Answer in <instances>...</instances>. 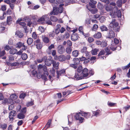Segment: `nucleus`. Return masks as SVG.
Returning <instances> with one entry per match:
<instances>
[{"label": "nucleus", "mask_w": 130, "mask_h": 130, "mask_svg": "<svg viewBox=\"0 0 130 130\" xmlns=\"http://www.w3.org/2000/svg\"><path fill=\"white\" fill-rule=\"evenodd\" d=\"M55 30V31L54 30H53L52 31L49 32L48 34V35L50 37L54 38L56 35H57L59 34H57Z\"/></svg>", "instance_id": "obj_24"}, {"label": "nucleus", "mask_w": 130, "mask_h": 130, "mask_svg": "<svg viewBox=\"0 0 130 130\" xmlns=\"http://www.w3.org/2000/svg\"><path fill=\"white\" fill-rule=\"evenodd\" d=\"M20 113L18 115V118L20 119H23L24 117V108H23L22 109L20 110Z\"/></svg>", "instance_id": "obj_12"}, {"label": "nucleus", "mask_w": 130, "mask_h": 130, "mask_svg": "<svg viewBox=\"0 0 130 130\" xmlns=\"http://www.w3.org/2000/svg\"><path fill=\"white\" fill-rule=\"evenodd\" d=\"M15 35L20 38H21L23 36V34L19 31H17L16 32Z\"/></svg>", "instance_id": "obj_35"}, {"label": "nucleus", "mask_w": 130, "mask_h": 130, "mask_svg": "<svg viewBox=\"0 0 130 130\" xmlns=\"http://www.w3.org/2000/svg\"><path fill=\"white\" fill-rule=\"evenodd\" d=\"M101 36V34L100 32H98L97 33L93 35V37H94L97 39L100 38Z\"/></svg>", "instance_id": "obj_28"}, {"label": "nucleus", "mask_w": 130, "mask_h": 130, "mask_svg": "<svg viewBox=\"0 0 130 130\" xmlns=\"http://www.w3.org/2000/svg\"><path fill=\"white\" fill-rule=\"evenodd\" d=\"M52 64L53 67L55 68V69L57 70L58 69V66L59 64V62H56L54 60Z\"/></svg>", "instance_id": "obj_25"}, {"label": "nucleus", "mask_w": 130, "mask_h": 130, "mask_svg": "<svg viewBox=\"0 0 130 130\" xmlns=\"http://www.w3.org/2000/svg\"><path fill=\"white\" fill-rule=\"evenodd\" d=\"M56 3L55 4H53V5H54L55 6H57L59 4L60 5L61 4H63V0H56L55 1Z\"/></svg>", "instance_id": "obj_27"}, {"label": "nucleus", "mask_w": 130, "mask_h": 130, "mask_svg": "<svg viewBox=\"0 0 130 130\" xmlns=\"http://www.w3.org/2000/svg\"><path fill=\"white\" fill-rule=\"evenodd\" d=\"M64 48L61 45H59L58 47V53L60 54H62L64 52Z\"/></svg>", "instance_id": "obj_15"}, {"label": "nucleus", "mask_w": 130, "mask_h": 130, "mask_svg": "<svg viewBox=\"0 0 130 130\" xmlns=\"http://www.w3.org/2000/svg\"><path fill=\"white\" fill-rule=\"evenodd\" d=\"M34 104L33 101H31L27 102L26 105L27 107H29L33 105Z\"/></svg>", "instance_id": "obj_51"}, {"label": "nucleus", "mask_w": 130, "mask_h": 130, "mask_svg": "<svg viewBox=\"0 0 130 130\" xmlns=\"http://www.w3.org/2000/svg\"><path fill=\"white\" fill-rule=\"evenodd\" d=\"M87 8L90 12L91 13L94 14L96 13L98 11V9L96 8H91L89 7H87Z\"/></svg>", "instance_id": "obj_21"}, {"label": "nucleus", "mask_w": 130, "mask_h": 130, "mask_svg": "<svg viewBox=\"0 0 130 130\" xmlns=\"http://www.w3.org/2000/svg\"><path fill=\"white\" fill-rule=\"evenodd\" d=\"M83 70L82 67L81 66H79L77 69V72H76L79 73H81Z\"/></svg>", "instance_id": "obj_46"}, {"label": "nucleus", "mask_w": 130, "mask_h": 130, "mask_svg": "<svg viewBox=\"0 0 130 130\" xmlns=\"http://www.w3.org/2000/svg\"><path fill=\"white\" fill-rule=\"evenodd\" d=\"M70 67L74 68V69H76L77 68V66L75 64H70Z\"/></svg>", "instance_id": "obj_59"}, {"label": "nucleus", "mask_w": 130, "mask_h": 130, "mask_svg": "<svg viewBox=\"0 0 130 130\" xmlns=\"http://www.w3.org/2000/svg\"><path fill=\"white\" fill-rule=\"evenodd\" d=\"M44 18V17H43V16L41 18L38 19V22L42 24H43L44 22V21H45V19Z\"/></svg>", "instance_id": "obj_33"}, {"label": "nucleus", "mask_w": 130, "mask_h": 130, "mask_svg": "<svg viewBox=\"0 0 130 130\" xmlns=\"http://www.w3.org/2000/svg\"><path fill=\"white\" fill-rule=\"evenodd\" d=\"M73 55L75 57H77L79 54V52L77 50H75L72 52Z\"/></svg>", "instance_id": "obj_39"}, {"label": "nucleus", "mask_w": 130, "mask_h": 130, "mask_svg": "<svg viewBox=\"0 0 130 130\" xmlns=\"http://www.w3.org/2000/svg\"><path fill=\"white\" fill-rule=\"evenodd\" d=\"M54 59L56 60H58L62 62L66 60V58L65 56L60 55L59 56H55Z\"/></svg>", "instance_id": "obj_6"}, {"label": "nucleus", "mask_w": 130, "mask_h": 130, "mask_svg": "<svg viewBox=\"0 0 130 130\" xmlns=\"http://www.w3.org/2000/svg\"><path fill=\"white\" fill-rule=\"evenodd\" d=\"M17 96L15 94H13L12 95H11L10 96V99L11 100V101H12L11 102L12 104L14 103V102H15L16 103H18L19 102V101H14L13 100H15L17 98Z\"/></svg>", "instance_id": "obj_11"}, {"label": "nucleus", "mask_w": 130, "mask_h": 130, "mask_svg": "<svg viewBox=\"0 0 130 130\" xmlns=\"http://www.w3.org/2000/svg\"><path fill=\"white\" fill-rule=\"evenodd\" d=\"M7 125L5 123L0 124V128H2L3 130L5 129L6 128Z\"/></svg>", "instance_id": "obj_40"}, {"label": "nucleus", "mask_w": 130, "mask_h": 130, "mask_svg": "<svg viewBox=\"0 0 130 130\" xmlns=\"http://www.w3.org/2000/svg\"><path fill=\"white\" fill-rule=\"evenodd\" d=\"M101 23L103 22L105 20V19L104 17H102L99 19Z\"/></svg>", "instance_id": "obj_60"}, {"label": "nucleus", "mask_w": 130, "mask_h": 130, "mask_svg": "<svg viewBox=\"0 0 130 130\" xmlns=\"http://www.w3.org/2000/svg\"><path fill=\"white\" fill-rule=\"evenodd\" d=\"M119 41L118 39L116 38H115L114 39V42H113L111 43L110 46V49L112 51H114L116 50H120L121 49V47L120 46H117L116 44L118 43Z\"/></svg>", "instance_id": "obj_2"}, {"label": "nucleus", "mask_w": 130, "mask_h": 130, "mask_svg": "<svg viewBox=\"0 0 130 130\" xmlns=\"http://www.w3.org/2000/svg\"><path fill=\"white\" fill-rule=\"evenodd\" d=\"M70 36V35L68 33H66L63 35V37L64 38H68Z\"/></svg>", "instance_id": "obj_61"}, {"label": "nucleus", "mask_w": 130, "mask_h": 130, "mask_svg": "<svg viewBox=\"0 0 130 130\" xmlns=\"http://www.w3.org/2000/svg\"><path fill=\"white\" fill-rule=\"evenodd\" d=\"M42 38L43 41L46 43H48L50 41V39L49 38L45 35H42Z\"/></svg>", "instance_id": "obj_16"}, {"label": "nucleus", "mask_w": 130, "mask_h": 130, "mask_svg": "<svg viewBox=\"0 0 130 130\" xmlns=\"http://www.w3.org/2000/svg\"><path fill=\"white\" fill-rule=\"evenodd\" d=\"M78 36L77 34L76 33H73L71 36V38L72 41H75L78 38Z\"/></svg>", "instance_id": "obj_14"}, {"label": "nucleus", "mask_w": 130, "mask_h": 130, "mask_svg": "<svg viewBox=\"0 0 130 130\" xmlns=\"http://www.w3.org/2000/svg\"><path fill=\"white\" fill-rule=\"evenodd\" d=\"M80 113H75L73 114V116L76 120H79L80 122H82L83 121V120L84 119V118L81 117H80Z\"/></svg>", "instance_id": "obj_10"}, {"label": "nucleus", "mask_w": 130, "mask_h": 130, "mask_svg": "<svg viewBox=\"0 0 130 130\" xmlns=\"http://www.w3.org/2000/svg\"><path fill=\"white\" fill-rule=\"evenodd\" d=\"M32 37L35 40H36L37 39V35L35 32H33L32 34Z\"/></svg>", "instance_id": "obj_58"}, {"label": "nucleus", "mask_w": 130, "mask_h": 130, "mask_svg": "<svg viewBox=\"0 0 130 130\" xmlns=\"http://www.w3.org/2000/svg\"><path fill=\"white\" fill-rule=\"evenodd\" d=\"M98 27V26L97 25L94 24L92 27V30L93 31H95L97 30Z\"/></svg>", "instance_id": "obj_49"}, {"label": "nucleus", "mask_w": 130, "mask_h": 130, "mask_svg": "<svg viewBox=\"0 0 130 130\" xmlns=\"http://www.w3.org/2000/svg\"><path fill=\"white\" fill-rule=\"evenodd\" d=\"M48 75V73L47 72H45L44 74L41 75V77L42 79L44 80V83L45 82H46L47 80V79L46 78V76H47Z\"/></svg>", "instance_id": "obj_19"}, {"label": "nucleus", "mask_w": 130, "mask_h": 130, "mask_svg": "<svg viewBox=\"0 0 130 130\" xmlns=\"http://www.w3.org/2000/svg\"><path fill=\"white\" fill-rule=\"evenodd\" d=\"M51 121L52 120L51 119H50L48 120V122L45 126V127L46 128V130L50 127Z\"/></svg>", "instance_id": "obj_34"}, {"label": "nucleus", "mask_w": 130, "mask_h": 130, "mask_svg": "<svg viewBox=\"0 0 130 130\" xmlns=\"http://www.w3.org/2000/svg\"><path fill=\"white\" fill-rule=\"evenodd\" d=\"M34 41L35 45L38 44H39V43H40V40L39 38L35 40Z\"/></svg>", "instance_id": "obj_57"}, {"label": "nucleus", "mask_w": 130, "mask_h": 130, "mask_svg": "<svg viewBox=\"0 0 130 130\" xmlns=\"http://www.w3.org/2000/svg\"><path fill=\"white\" fill-rule=\"evenodd\" d=\"M72 51V49L70 47H68L66 49V52L68 54L71 53Z\"/></svg>", "instance_id": "obj_44"}, {"label": "nucleus", "mask_w": 130, "mask_h": 130, "mask_svg": "<svg viewBox=\"0 0 130 130\" xmlns=\"http://www.w3.org/2000/svg\"><path fill=\"white\" fill-rule=\"evenodd\" d=\"M12 21V18L11 17H8L7 18V22L8 25H10Z\"/></svg>", "instance_id": "obj_38"}, {"label": "nucleus", "mask_w": 130, "mask_h": 130, "mask_svg": "<svg viewBox=\"0 0 130 130\" xmlns=\"http://www.w3.org/2000/svg\"><path fill=\"white\" fill-rule=\"evenodd\" d=\"M51 20L54 22H56L58 20L57 18L54 16H52L50 17Z\"/></svg>", "instance_id": "obj_45"}, {"label": "nucleus", "mask_w": 130, "mask_h": 130, "mask_svg": "<svg viewBox=\"0 0 130 130\" xmlns=\"http://www.w3.org/2000/svg\"><path fill=\"white\" fill-rule=\"evenodd\" d=\"M82 116L84 117L85 118H88L90 117V113L89 112H84L82 114Z\"/></svg>", "instance_id": "obj_26"}, {"label": "nucleus", "mask_w": 130, "mask_h": 130, "mask_svg": "<svg viewBox=\"0 0 130 130\" xmlns=\"http://www.w3.org/2000/svg\"><path fill=\"white\" fill-rule=\"evenodd\" d=\"M89 6L86 5V7H89V8H95L96 7L95 5V4H94L93 3H92L90 2H89Z\"/></svg>", "instance_id": "obj_41"}, {"label": "nucleus", "mask_w": 130, "mask_h": 130, "mask_svg": "<svg viewBox=\"0 0 130 130\" xmlns=\"http://www.w3.org/2000/svg\"><path fill=\"white\" fill-rule=\"evenodd\" d=\"M16 24H19L24 27V18L22 17L18 18L16 21Z\"/></svg>", "instance_id": "obj_9"}, {"label": "nucleus", "mask_w": 130, "mask_h": 130, "mask_svg": "<svg viewBox=\"0 0 130 130\" xmlns=\"http://www.w3.org/2000/svg\"><path fill=\"white\" fill-rule=\"evenodd\" d=\"M49 16L50 14H46V15H45L44 16H43V17H44V19H45V22H46L49 20Z\"/></svg>", "instance_id": "obj_48"}, {"label": "nucleus", "mask_w": 130, "mask_h": 130, "mask_svg": "<svg viewBox=\"0 0 130 130\" xmlns=\"http://www.w3.org/2000/svg\"><path fill=\"white\" fill-rule=\"evenodd\" d=\"M105 51L107 53L106 55H108L111 53V52H110V50L107 48L105 49Z\"/></svg>", "instance_id": "obj_63"}, {"label": "nucleus", "mask_w": 130, "mask_h": 130, "mask_svg": "<svg viewBox=\"0 0 130 130\" xmlns=\"http://www.w3.org/2000/svg\"><path fill=\"white\" fill-rule=\"evenodd\" d=\"M100 29L102 31H107L108 30L107 27L104 25L101 26L100 27Z\"/></svg>", "instance_id": "obj_36"}, {"label": "nucleus", "mask_w": 130, "mask_h": 130, "mask_svg": "<svg viewBox=\"0 0 130 130\" xmlns=\"http://www.w3.org/2000/svg\"><path fill=\"white\" fill-rule=\"evenodd\" d=\"M32 42V39L30 38H28L27 40V43L28 44H30Z\"/></svg>", "instance_id": "obj_54"}, {"label": "nucleus", "mask_w": 130, "mask_h": 130, "mask_svg": "<svg viewBox=\"0 0 130 130\" xmlns=\"http://www.w3.org/2000/svg\"><path fill=\"white\" fill-rule=\"evenodd\" d=\"M118 10V8L117 7V6H115L113 8H112L111 11L112 13H114L115 14Z\"/></svg>", "instance_id": "obj_42"}, {"label": "nucleus", "mask_w": 130, "mask_h": 130, "mask_svg": "<svg viewBox=\"0 0 130 130\" xmlns=\"http://www.w3.org/2000/svg\"><path fill=\"white\" fill-rule=\"evenodd\" d=\"M1 9L3 11L6 10V6L5 5L2 6H1Z\"/></svg>", "instance_id": "obj_64"}, {"label": "nucleus", "mask_w": 130, "mask_h": 130, "mask_svg": "<svg viewBox=\"0 0 130 130\" xmlns=\"http://www.w3.org/2000/svg\"><path fill=\"white\" fill-rule=\"evenodd\" d=\"M64 5L63 4H60L59 6V7L58 8L55 7V10H54L55 14L57 15L58 13H62L63 10V8L62 6Z\"/></svg>", "instance_id": "obj_4"}, {"label": "nucleus", "mask_w": 130, "mask_h": 130, "mask_svg": "<svg viewBox=\"0 0 130 130\" xmlns=\"http://www.w3.org/2000/svg\"><path fill=\"white\" fill-rule=\"evenodd\" d=\"M74 61V63L76 64L77 66V65L79 64L80 63V61L79 59L77 58H75L73 59Z\"/></svg>", "instance_id": "obj_29"}, {"label": "nucleus", "mask_w": 130, "mask_h": 130, "mask_svg": "<svg viewBox=\"0 0 130 130\" xmlns=\"http://www.w3.org/2000/svg\"><path fill=\"white\" fill-rule=\"evenodd\" d=\"M109 27L113 29L115 32H119L120 28L119 26V24L115 19H112V21L109 25Z\"/></svg>", "instance_id": "obj_1"}, {"label": "nucleus", "mask_w": 130, "mask_h": 130, "mask_svg": "<svg viewBox=\"0 0 130 130\" xmlns=\"http://www.w3.org/2000/svg\"><path fill=\"white\" fill-rule=\"evenodd\" d=\"M116 3L117 6L118 7H121L123 3L122 1V0H118L117 2Z\"/></svg>", "instance_id": "obj_32"}, {"label": "nucleus", "mask_w": 130, "mask_h": 130, "mask_svg": "<svg viewBox=\"0 0 130 130\" xmlns=\"http://www.w3.org/2000/svg\"><path fill=\"white\" fill-rule=\"evenodd\" d=\"M53 61L54 60L51 59H47L45 61V63L46 65L48 66L53 64Z\"/></svg>", "instance_id": "obj_17"}, {"label": "nucleus", "mask_w": 130, "mask_h": 130, "mask_svg": "<svg viewBox=\"0 0 130 130\" xmlns=\"http://www.w3.org/2000/svg\"><path fill=\"white\" fill-rule=\"evenodd\" d=\"M5 29V27L4 26H0V33L3 32Z\"/></svg>", "instance_id": "obj_62"}, {"label": "nucleus", "mask_w": 130, "mask_h": 130, "mask_svg": "<svg viewBox=\"0 0 130 130\" xmlns=\"http://www.w3.org/2000/svg\"><path fill=\"white\" fill-rule=\"evenodd\" d=\"M86 56V58H89L91 56L90 54V52L87 51L85 53Z\"/></svg>", "instance_id": "obj_50"}, {"label": "nucleus", "mask_w": 130, "mask_h": 130, "mask_svg": "<svg viewBox=\"0 0 130 130\" xmlns=\"http://www.w3.org/2000/svg\"><path fill=\"white\" fill-rule=\"evenodd\" d=\"M31 19L30 17L27 16L26 18H25V21L26 22H29L31 21Z\"/></svg>", "instance_id": "obj_55"}, {"label": "nucleus", "mask_w": 130, "mask_h": 130, "mask_svg": "<svg viewBox=\"0 0 130 130\" xmlns=\"http://www.w3.org/2000/svg\"><path fill=\"white\" fill-rule=\"evenodd\" d=\"M16 2V0H5L4 2L8 4L11 9L13 10L15 6V4Z\"/></svg>", "instance_id": "obj_3"}, {"label": "nucleus", "mask_w": 130, "mask_h": 130, "mask_svg": "<svg viewBox=\"0 0 130 130\" xmlns=\"http://www.w3.org/2000/svg\"><path fill=\"white\" fill-rule=\"evenodd\" d=\"M69 123H71L73 121L72 116L71 115H69L68 116Z\"/></svg>", "instance_id": "obj_43"}, {"label": "nucleus", "mask_w": 130, "mask_h": 130, "mask_svg": "<svg viewBox=\"0 0 130 130\" xmlns=\"http://www.w3.org/2000/svg\"><path fill=\"white\" fill-rule=\"evenodd\" d=\"M16 113V112L15 111L12 110L9 113V115H11L14 117L15 116Z\"/></svg>", "instance_id": "obj_47"}, {"label": "nucleus", "mask_w": 130, "mask_h": 130, "mask_svg": "<svg viewBox=\"0 0 130 130\" xmlns=\"http://www.w3.org/2000/svg\"><path fill=\"white\" fill-rule=\"evenodd\" d=\"M87 48L86 47H84L81 50V51L82 53H85L86 52H87Z\"/></svg>", "instance_id": "obj_53"}, {"label": "nucleus", "mask_w": 130, "mask_h": 130, "mask_svg": "<svg viewBox=\"0 0 130 130\" xmlns=\"http://www.w3.org/2000/svg\"><path fill=\"white\" fill-rule=\"evenodd\" d=\"M115 32L112 29H109L107 32V38L111 39L115 37Z\"/></svg>", "instance_id": "obj_7"}, {"label": "nucleus", "mask_w": 130, "mask_h": 130, "mask_svg": "<svg viewBox=\"0 0 130 130\" xmlns=\"http://www.w3.org/2000/svg\"><path fill=\"white\" fill-rule=\"evenodd\" d=\"M56 28L55 30L57 34L59 33V32L61 33H63L66 30L65 28L63 27H61V28H60L61 25L59 24H57L56 25Z\"/></svg>", "instance_id": "obj_5"}, {"label": "nucleus", "mask_w": 130, "mask_h": 130, "mask_svg": "<svg viewBox=\"0 0 130 130\" xmlns=\"http://www.w3.org/2000/svg\"><path fill=\"white\" fill-rule=\"evenodd\" d=\"M105 8L106 10L107 11H110L112 9V7L110 5H105Z\"/></svg>", "instance_id": "obj_23"}, {"label": "nucleus", "mask_w": 130, "mask_h": 130, "mask_svg": "<svg viewBox=\"0 0 130 130\" xmlns=\"http://www.w3.org/2000/svg\"><path fill=\"white\" fill-rule=\"evenodd\" d=\"M130 67V62L127 65L123 66L122 67V68L123 70H124L126 69H128Z\"/></svg>", "instance_id": "obj_52"}, {"label": "nucleus", "mask_w": 130, "mask_h": 130, "mask_svg": "<svg viewBox=\"0 0 130 130\" xmlns=\"http://www.w3.org/2000/svg\"><path fill=\"white\" fill-rule=\"evenodd\" d=\"M17 51V50L15 48H13L11 50L9 51V53L10 54H14L16 53Z\"/></svg>", "instance_id": "obj_37"}, {"label": "nucleus", "mask_w": 130, "mask_h": 130, "mask_svg": "<svg viewBox=\"0 0 130 130\" xmlns=\"http://www.w3.org/2000/svg\"><path fill=\"white\" fill-rule=\"evenodd\" d=\"M2 100V103L4 104H5L6 103H10L11 104H12L11 102V100L9 99L4 98V99Z\"/></svg>", "instance_id": "obj_20"}, {"label": "nucleus", "mask_w": 130, "mask_h": 130, "mask_svg": "<svg viewBox=\"0 0 130 130\" xmlns=\"http://www.w3.org/2000/svg\"><path fill=\"white\" fill-rule=\"evenodd\" d=\"M116 13H117V15L118 18L121 17V13L120 10H119Z\"/></svg>", "instance_id": "obj_56"}, {"label": "nucleus", "mask_w": 130, "mask_h": 130, "mask_svg": "<svg viewBox=\"0 0 130 130\" xmlns=\"http://www.w3.org/2000/svg\"><path fill=\"white\" fill-rule=\"evenodd\" d=\"M66 70L65 69H62L60 71H56L57 76V78H59V76L65 73Z\"/></svg>", "instance_id": "obj_18"}, {"label": "nucleus", "mask_w": 130, "mask_h": 130, "mask_svg": "<svg viewBox=\"0 0 130 130\" xmlns=\"http://www.w3.org/2000/svg\"><path fill=\"white\" fill-rule=\"evenodd\" d=\"M99 50L97 49H94L92 50L91 53L93 55H95L97 54V52H99Z\"/></svg>", "instance_id": "obj_30"}, {"label": "nucleus", "mask_w": 130, "mask_h": 130, "mask_svg": "<svg viewBox=\"0 0 130 130\" xmlns=\"http://www.w3.org/2000/svg\"><path fill=\"white\" fill-rule=\"evenodd\" d=\"M88 70L86 68H84L81 73V75L83 79L87 78L88 75Z\"/></svg>", "instance_id": "obj_8"}, {"label": "nucleus", "mask_w": 130, "mask_h": 130, "mask_svg": "<svg viewBox=\"0 0 130 130\" xmlns=\"http://www.w3.org/2000/svg\"><path fill=\"white\" fill-rule=\"evenodd\" d=\"M101 112L100 110H97V111L93 112L92 116H95L96 117L98 116L101 114Z\"/></svg>", "instance_id": "obj_22"}, {"label": "nucleus", "mask_w": 130, "mask_h": 130, "mask_svg": "<svg viewBox=\"0 0 130 130\" xmlns=\"http://www.w3.org/2000/svg\"><path fill=\"white\" fill-rule=\"evenodd\" d=\"M22 46H23V47H24V43H22L20 42L18 43L15 45V47H16L20 48Z\"/></svg>", "instance_id": "obj_31"}, {"label": "nucleus", "mask_w": 130, "mask_h": 130, "mask_svg": "<svg viewBox=\"0 0 130 130\" xmlns=\"http://www.w3.org/2000/svg\"><path fill=\"white\" fill-rule=\"evenodd\" d=\"M74 77L77 80L83 79V77L81 75V73H79L76 72L75 73Z\"/></svg>", "instance_id": "obj_13"}]
</instances>
